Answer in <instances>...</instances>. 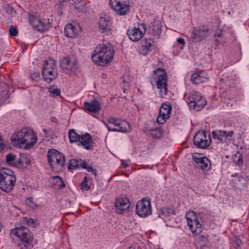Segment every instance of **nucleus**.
I'll return each instance as SVG.
<instances>
[{
    "label": "nucleus",
    "instance_id": "obj_1",
    "mask_svg": "<svg viewBox=\"0 0 249 249\" xmlns=\"http://www.w3.org/2000/svg\"><path fill=\"white\" fill-rule=\"evenodd\" d=\"M37 136L29 128H23L14 134L11 138L12 144L17 147L29 149L36 143Z\"/></svg>",
    "mask_w": 249,
    "mask_h": 249
},
{
    "label": "nucleus",
    "instance_id": "obj_2",
    "mask_svg": "<svg viewBox=\"0 0 249 249\" xmlns=\"http://www.w3.org/2000/svg\"><path fill=\"white\" fill-rule=\"evenodd\" d=\"M114 51L113 46L109 43L99 45L92 55L93 61L100 66H104L112 61Z\"/></svg>",
    "mask_w": 249,
    "mask_h": 249
},
{
    "label": "nucleus",
    "instance_id": "obj_3",
    "mask_svg": "<svg viewBox=\"0 0 249 249\" xmlns=\"http://www.w3.org/2000/svg\"><path fill=\"white\" fill-rule=\"evenodd\" d=\"M16 182L14 173L8 169L0 170V189L5 193H9L13 189Z\"/></svg>",
    "mask_w": 249,
    "mask_h": 249
},
{
    "label": "nucleus",
    "instance_id": "obj_4",
    "mask_svg": "<svg viewBox=\"0 0 249 249\" xmlns=\"http://www.w3.org/2000/svg\"><path fill=\"white\" fill-rule=\"evenodd\" d=\"M48 162L53 171H61L65 168V159L64 155L55 149L48 152Z\"/></svg>",
    "mask_w": 249,
    "mask_h": 249
},
{
    "label": "nucleus",
    "instance_id": "obj_5",
    "mask_svg": "<svg viewBox=\"0 0 249 249\" xmlns=\"http://www.w3.org/2000/svg\"><path fill=\"white\" fill-rule=\"evenodd\" d=\"M187 102L190 107L196 111L201 110L207 103L205 98L196 91H193L188 93Z\"/></svg>",
    "mask_w": 249,
    "mask_h": 249
},
{
    "label": "nucleus",
    "instance_id": "obj_6",
    "mask_svg": "<svg viewBox=\"0 0 249 249\" xmlns=\"http://www.w3.org/2000/svg\"><path fill=\"white\" fill-rule=\"evenodd\" d=\"M153 77L155 79L157 88L160 89L161 96L164 97L167 92V76L165 71L161 68L156 69L153 71Z\"/></svg>",
    "mask_w": 249,
    "mask_h": 249
},
{
    "label": "nucleus",
    "instance_id": "obj_7",
    "mask_svg": "<svg viewBox=\"0 0 249 249\" xmlns=\"http://www.w3.org/2000/svg\"><path fill=\"white\" fill-rule=\"evenodd\" d=\"M109 4L117 15L124 16L129 11L130 0H109Z\"/></svg>",
    "mask_w": 249,
    "mask_h": 249
},
{
    "label": "nucleus",
    "instance_id": "obj_8",
    "mask_svg": "<svg viewBox=\"0 0 249 249\" xmlns=\"http://www.w3.org/2000/svg\"><path fill=\"white\" fill-rule=\"evenodd\" d=\"M54 60L50 59L44 64L42 74L45 81L50 83L55 80L57 76V71L55 67Z\"/></svg>",
    "mask_w": 249,
    "mask_h": 249
},
{
    "label": "nucleus",
    "instance_id": "obj_9",
    "mask_svg": "<svg viewBox=\"0 0 249 249\" xmlns=\"http://www.w3.org/2000/svg\"><path fill=\"white\" fill-rule=\"evenodd\" d=\"M77 59L74 55H71L62 59L60 66L65 73L75 72L78 69Z\"/></svg>",
    "mask_w": 249,
    "mask_h": 249
},
{
    "label": "nucleus",
    "instance_id": "obj_10",
    "mask_svg": "<svg viewBox=\"0 0 249 249\" xmlns=\"http://www.w3.org/2000/svg\"><path fill=\"white\" fill-rule=\"evenodd\" d=\"M136 212L141 217H146L152 213L150 199L143 198L136 205Z\"/></svg>",
    "mask_w": 249,
    "mask_h": 249
},
{
    "label": "nucleus",
    "instance_id": "obj_11",
    "mask_svg": "<svg viewBox=\"0 0 249 249\" xmlns=\"http://www.w3.org/2000/svg\"><path fill=\"white\" fill-rule=\"evenodd\" d=\"M11 234L18 236L23 242L29 243L32 240V233L24 226L17 227L12 229Z\"/></svg>",
    "mask_w": 249,
    "mask_h": 249
},
{
    "label": "nucleus",
    "instance_id": "obj_12",
    "mask_svg": "<svg viewBox=\"0 0 249 249\" xmlns=\"http://www.w3.org/2000/svg\"><path fill=\"white\" fill-rule=\"evenodd\" d=\"M193 142L195 146L199 148L208 147L211 142L209 137H207L205 131H198L195 135Z\"/></svg>",
    "mask_w": 249,
    "mask_h": 249
},
{
    "label": "nucleus",
    "instance_id": "obj_13",
    "mask_svg": "<svg viewBox=\"0 0 249 249\" xmlns=\"http://www.w3.org/2000/svg\"><path fill=\"white\" fill-rule=\"evenodd\" d=\"M193 160L195 164L204 172L208 171L211 167L210 160L202 154L195 153L193 155Z\"/></svg>",
    "mask_w": 249,
    "mask_h": 249
},
{
    "label": "nucleus",
    "instance_id": "obj_14",
    "mask_svg": "<svg viewBox=\"0 0 249 249\" xmlns=\"http://www.w3.org/2000/svg\"><path fill=\"white\" fill-rule=\"evenodd\" d=\"M115 205L116 212L123 214L127 212L130 207V203L126 197H119L116 199Z\"/></svg>",
    "mask_w": 249,
    "mask_h": 249
},
{
    "label": "nucleus",
    "instance_id": "obj_15",
    "mask_svg": "<svg viewBox=\"0 0 249 249\" xmlns=\"http://www.w3.org/2000/svg\"><path fill=\"white\" fill-rule=\"evenodd\" d=\"M69 169L72 170L76 168H85L89 172H91L92 174L96 176V172L95 169H93L90 166H87L85 160L80 159L79 160L77 159H72L70 161V164L69 166Z\"/></svg>",
    "mask_w": 249,
    "mask_h": 249
},
{
    "label": "nucleus",
    "instance_id": "obj_16",
    "mask_svg": "<svg viewBox=\"0 0 249 249\" xmlns=\"http://www.w3.org/2000/svg\"><path fill=\"white\" fill-rule=\"evenodd\" d=\"M233 134L232 131L227 132L224 130H216L212 132L213 139L217 143L225 142L228 137H232Z\"/></svg>",
    "mask_w": 249,
    "mask_h": 249
},
{
    "label": "nucleus",
    "instance_id": "obj_17",
    "mask_svg": "<svg viewBox=\"0 0 249 249\" xmlns=\"http://www.w3.org/2000/svg\"><path fill=\"white\" fill-rule=\"evenodd\" d=\"M108 131L126 132L130 131V124L127 122L120 120L118 125L115 128H111L110 126L106 124Z\"/></svg>",
    "mask_w": 249,
    "mask_h": 249
},
{
    "label": "nucleus",
    "instance_id": "obj_18",
    "mask_svg": "<svg viewBox=\"0 0 249 249\" xmlns=\"http://www.w3.org/2000/svg\"><path fill=\"white\" fill-rule=\"evenodd\" d=\"M78 142H80L81 145L83 146L86 150H90L93 147V142L91 137L88 133L81 135Z\"/></svg>",
    "mask_w": 249,
    "mask_h": 249
},
{
    "label": "nucleus",
    "instance_id": "obj_19",
    "mask_svg": "<svg viewBox=\"0 0 249 249\" xmlns=\"http://www.w3.org/2000/svg\"><path fill=\"white\" fill-rule=\"evenodd\" d=\"M193 38L196 41H201L205 39L208 36V30L204 28L195 29L193 31Z\"/></svg>",
    "mask_w": 249,
    "mask_h": 249
},
{
    "label": "nucleus",
    "instance_id": "obj_20",
    "mask_svg": "<svg viewBox=\"0 0 249 249\" xmlns=\"http://www.w3.org/2000/svg\"><path fill=\"white\" fill-rule=\"evenodd\" d=\"M110 17L105 15L100 18L99 20V26L103 33H107V34L110 33Z\"/></svg>",
    "mask_w": 249,
    "mask_h": 249
},
{
    "label": "nucleus",
    "instance_id": "obj_21",
    "mask_svg": "<svg viewBox=\"0 0 249 249\" xmlns=\"http://www.w3.org/2000/svg\"><path fill=\"white\" fill-rule=\"evenodd\" d=\"M154 43V41L151 39L144 40L142 43L141 47L140 48V53L143 55H146L149 51H151Z\"/></svg>",
    "mask_w": 249,
    "mask_h": 249
},
{
    "label": "nucleus",
    "instance_id": "obj_22",
    "mask_svg": "<svg viewBox=\"0 0 249 249\" xmlns=\"http://www.w3.org/2000/svg\"><path fill=\"white\" fill-rule=\"evenodd\" d=\"M127 34L129 38L133 41H139L143 35V33L137 28L128 30Z\"/></svg>",
    "mask_w": 249,
    "mask_h": 249
},
{
    "label": "nucleus",
    "instance_id": "obj_23",
    "mask_svg": "<svg viewBox=\"0 0 249 249\" xmlns=\"http://www.w3.org/2000/svg\"><path fill=\"white\" fill-rule=\"evenodd\" d=\"M84 105L88 110L93 113L97 112L101 109L99 103L96 100L90 102H86L84 103Z\"/></svg>",
    "mask_w": 249,
    "mask_h": 249
},
{
    "label": "nucleus",
    "instance_id": "obj_24",
    "mask_svg": "<svg viewBox=\"0 0 249 249\" xmlns=\"http://www.w3.org/2000/svg\"><path fill=\"white\" fill-rule=\"evenodd\" d=\"M65 34L68 37L74 38L77 35V30L72 24H68L65 26Z\"/></svg>",
    "mask_w": 249,
    "mask_h": 249
},
{
    "label": "nucleus",
    "instance_id": "obj_25",
    "mask_svg": "<svg viewBox=\"0 0 249 249\" xmlns=\"http://www.w3.org/2000/svg\"><path fill=\"white\" fill-rule=\"evenodd\" d=\"M192 233L199 234L202 231L201 225L196 219L188 224Z\"/></svg>",
    "mask_w": 249,
    "mask_h": 249
},
{
    "label": "nucleus",
    "instance_id": "obj_26",
    "mask_svg": "<svg viewBox=\"0 0 249 249\" xmlns=\"http://www.w3.org/2000/svg\"><path fill=\"white\" fill-rule=\"evenodd\" d=\"M51 181L54 185L57 187L63 188L65 186V183L59 176L52 177L51 178Z\"/></svg>",
    "mask_w": 249,
    "mask_h": 249
},
{
    "label": "nucleus",
    "instance_id": "obj_27",
    "mask_svg": "<svg viewBox=\"0 0 249 249\" xmlns=\"http://www.w3.org/2000/svg\"><path fill=\"white\" fill-rule=\"evenodd\" d=\"M170 114L165 112H159V114L157 118V123L161 124H164L166 120L170 118Z\"/></svg>",
    "mask_w": 249,
    "mask_h": 249
},
{
    "label": "nucleus",
    "instance_id": "obj_28",
    "mask_svg": "<svg viewBox=\"0 0 249 249\" xmlns=\"http://www.w3.org/2000/svg\"><path fill=\"white\" fill-rule=\"evenodd\" d=\"M69 139L71 142H78L81 135H78L74 129H71L69 132Z\"/></svg>",
    "mask_w": 249,
    "mask_h": 249
},
{
    "label": "nucleus",
    "instance_id": "obj_29",
    "mask_svg": "<svg viewBox=\"0 0 249 249\" xmlns=\"http://www.w3.org/2000/svg\"><path fill=\"white\" fill-rule=\"evenodd\" d=\"M172 106L169 103H164L160 107L159 112L171 114Z\"/></svg>",
    "mask_w": 249,
    "mask_h": 249
},
{
    "label": "nucleus",
    "instance_id": "obj_30",
    "mask_svg": "<svg viewBox=\"0 0 249 249\" xmlns=\"http://www.w3.org/2000/svg\"><path fill=\"white\" fill-rule=\"evenodd\" d=\"M29 18L30 22L33 27L38 30L41 22V21H40V18H35L33 16H30Z\"/></svg>",
    "mask_w": 249,
    "mask_h": 249
},
{
    "label": "nucleus",
    "instance_id": "obj_31",
    "mask_svg": "<svg viewBox=\"0 0 249 249\" xmlns=\"http://www.w3.org/2000/svg\"><path fill=\"white\" fill-rule=\"evenodd\" d=\"M186 217L188 224L197 219L196 214L193 211H188L186 214Z\"/></svg>",
    "mask_w": 249,
    "mask_h": 249
},
{
    "label": "nucleus",
    "instance_id": "obj_32",
    "mask_svg": "<svg viewBox=\"0 0 249 249\" xmlns=\"http://www.w3.org/2000/svg\"><path fill=\"white\" fill-rule=\"evenodd\" d=\"M41 21L38 31L44 30L50 26V22L49 19H40Z\"/></svg>",
    "mask_w": 249,
    "mask_h": 249
},
{
    "label": "nucleus",
    "instance_id": "obj_33",
    "mask_svg": "<svg viewBox=\"0 0 249 249\" xmlns=\"http://www.w3.org/2000/svg\"><path fill=\"white\" fill-rule=\"evenodd\" d=\"M16 156L12 154H8L6 156V161L9 164H15V161L16 160Z\"/></svg>",
    "mask_w": 249,
    "mask_h": 249
},
{
    "label": "nucleus",
    "instance_id": "obj_34",
    "mask_svg": "<svg viewBox=\"0 0 249 249\" xmlns=\"http://www.w3.org/2000/svg\"><path fill=\"white\" fill-rule=\"evenodd\" d=\"M201 77L197 73H194L192 75L191 81L193 83L198 84L201 82Z\"/></svg>",
    "mask_w": 249,
    "mask_h": 249
},
{
    "label": "nucleus",
    "instance_id": "obj_35",
    "mask_svg": "<svg viewBox=\"0 0 249 249\" xmlns=\"http://www.w3.org/2000/svg\"><path fill=\"white\" fill-rule=\"evenodd\" d=\"M26 203L31 208L36 209L38 205H37L34 201L33 197L28 198L26 200Z\"/></svg>",
    "mask_w": 249,
    "mask_h": 249
},
{
    "label": "nucleus",
    "instance_id": "obj_36",
    "mask_svg": "<svg viewBox=\"0 0 249 249\" xmlns=\"http://www.w3.org/2000/svg\"><path fill=\"white\" fill-rule=\"evenodd\" d=\"M60 89H50V96L51 97H56L58 96L60 93Z\"/></svg>",
    "mask_w": 249,
    "mask_h": 249
},
{
    "label": "nucleus",
    "instance_id": "obj_37",
    "mask_svg": "<svg viewBox=\"0 0 249 249\" xmlns=\"http://www.w3.org/2000/svg\"><path fill=\"white\" fill-rule=\"evenodd\" d=\"M119 122H120L119 120L114 118H110L107 120V123L108 124H111L116 127L118 125Z\"/></svg>",
    "mask_w": 249,
    "mask_h": 249
},
{
    "label": "nucleus",
    "instance_id": "obj_38",
    "mask_svg": "<svg viewBox=\"0 0 249 249\" xmlns=\"http://www.w3.org/2000/svg\"><path fill=\"white\" fill-rule=\"evenodd\" d=\"M87 177H85L84 180L81 183V188L83 190H88L90 189V187L87 184Z\"/></svg>",
    "mask_w": 249,
    "mask_h": 249
},
{
    "label": "nucleus",
    "instance_id": "obj_39",
    "mask_svg": "<svg viewBox=\"0 0 249 249\" xmlns=\"http://www.w3.org/2000/svg\"><path fill=\"white\" fill-rule=\"evenodd\" d=\"M162 212L164 214L169 215L174 213V211L172 208H165L162 209Z\"/></svg>",
    "mask_w": 249,
    "mask_h": 249
},
{
    "label": "nucleus",
    "instance_id": "obj_40",
    "mask_svg": "<svg viewBox=\"0 0 249 249\" xmlns=\"http://www.w3.org/2000/svg\"><path fill=\"white\" fill-rule=\"evenodd\" d=\"M161 132L159 129H155L154 132L151 133V135L153 137L160 138L161 136Z\"/></svg>",
    "mask_w": 249,
    "mask_h": 249
},
{
    "label": "nucleus",
    "instance_id": "obj_41",
    "mask_svg": "<svg viewBox=\"0 0 249 249\" xmlns=\"http://www.w3.org/2000/svg\"><path fill=\"white\" fill-rule=\"evenodd\" d=\"M18 31L13 26H11L9 29V34L11 36H14L17 35Z\"/></svg>",
    "mask_w": 249,
    "mask_h": 249
},
{
    "label": "nucleus",
    "instance_id": "obj_42",
    "mask_svg": "<svg viewBox=\"0 0 249 249\" xmlns=\"http://www.w3.org/2000/svg\"><path fill=\"white\" fill-rule=\"evenodd\" d=\"M222 36V32L221 30L218 31L214 35L215 41L217 42L219 44L220 42V40H218L216 37H220Z\"/></svg>",
    "mask_w": 249,
    "mask_h": 249
},
{
    "label": "nucleus",
    "instance_id": "obj_43",
    "mask_svg": "<svg viewBox=\"0 0 249 249\" xmlns=\"http://www.w3.org/2000/svg\"><path fill=\"white\" fill-rule=\"evenodd\" d=\"M23 222L27 224H34V220L31 218H28V217H24L22 219Z\"/></svg>",
    "mask_w": 249,
    "mask_h": 249
},
{
    "label": "nucleus",
    "instance_id": "obj_44",
    "mask_svg": "<svg viewBox=\"0 0 249 249\" xmlns=\"http://www.w3.org/2000/svg\"><path fill=\"white\" fill-rule=\"evenodd\" d=\"M31 77L33 80L37 81L38 80L40 77V74L37 72H34V73H32Z\"/></svg>",
    "mask_w": 249,
    "mask_h": 249
},
{
    "label": "nucleus",
    "instance_id": "obj_45",
    "mask_svg": "<svg viewBox=\"0 0 249 249\" xmlns=\"http://www.w3.org/2000/svg\"><path fill=\"white\" fill-rule=\"evenodd\" d=\"M28 243H29L23 242L21 240V243L18 245V246L20 249H26L28 247L27 244Z\"/></svg>",
    "mask_w": 249,
    "mask_h": 249
},
{
    "label": "nucleus",
    "instance_id": "obj_46",
    "mask_svg": "<svg viewBox=\"0 0 249 249\" xmlns=\"http://www.w3.org/2000/svg\"><path fill=\"white\" fill-rule=\"evenodd\" d=\"M177 41L179 44L183 45V46L180 47V49H182L184 48L185 44L184 40L182 38H178L177 39Z\"/></svg>",
    "mask_w": 249,
    "mask_h": 249
},
{
    "label": "nucleus",
    "instance_id": "obj_47",
    "mask_svg": "<svg viewBox=\"0 0 249 249\" xmlns=\"http://www.w3.org/2000/svg\"><path fill=\"white\" fill-rule=\"evenodd\" d=\"M4 148V145L3 143L1 137L0 136V151H1Z\"/></svg>",
    "mask_w": 249,
    "mask_h": 249
},
{
    "label": "nucleus",
    "instance_id": "obj_48",
    "mask_svg": "<svg viewBox=\"0 0 249 249\" xmlns=\"http://www.w3.org/2000/svg\"><path fill=\"white\" fill-rule=\"evenodd\" d=\"M65 209L66 208H68V209H71V201H67L66 203H65Z\"/></svg>",
    "mask_w": 249,
    "mask_h": 249
},
{
    "label": "nucleus",
    "instance_id": "obj_49",
    "mask_svg": "<svg viewBox=\"0 0 249 249\" xmlns=\"http://www.w3.org/2000/svg\"><path fill=\"white\" fill-rule=\"evenodd\" d=\"M234 161L235 162L238 163V164H240L243 162V159H242L241 155H240V157H239L238 160L236 161H235V160H234Z\"/></svg>",
    "mask_w": 249,
    "mask_h": 249
},
{
    "label": "nucleus",
    "instance_id": "obj_50",
    "mask_svg": "<svg viewBox=\"0 0 249 249\" xmlns=\"http://www.w3.org/2000/svg\"><path fill=\"white\" fill-rule=\"evenodd\" d=\"M23 162V161L22 159H19L18 160V162L17 163H15V165H17V164H18L19 165H21L22 163Z\"/></svg>",
    "mask_w": 249,
    "mask_h": 249
},
{
    "label": "nucleus",
    "instance_id": "obj_51",
    "mask_svg": "<svg viewBox=\"0 0 249 249\" xmlns=\"http://www.w3.org/2000/svg\"><path fill=\"white\" fill-rule=\"evenodd\" d=\"M241 242L239 240H236L235 241V245L236 246V247L239 248Z\"/></svg>",
    "mask_w": 249,
    "mask_h": 249
},
{
    "label": "nucleus",
    "instance_id": "obj_52",
    "mask_svg": "<svg viewBox=\"0 0 249 249\" xmlns=\"http://www.w3.org/2000/svg\"><path fill=\"white\" fill-rule=\"evenodd\" d=\"M26 163L27 164H30L31 163V160L30 159H27V160H26Z\"/></svg>",
    "mask_w": 249,
    "mask_h": 249
},
{
    "label": "nucleus",
    "instance_id": "obj_53",
    "mask_svg": "<svg viewBox=\"0 0 249 249\" xmlns=\"http://www.w3.org/2000/svg\"><path fill=\"white\" fill-rule=\"evenodd\" d=\"M122 166L124 167H126L128 166V164L127 163H124V164H122Z\"/></svg>",
    "mask_w": 249,
    "mask_h": 249
},
{
    "label": "nucleus",
    "instance_id": "obj_54",
    "mask_svg": "<svg viewBox=\"0 0 249 249\" xmlns=\"http://www.w3.org/2000/svg\"><path fill=\"white\" fill-rule=\"evenodd\" d=\"M141 26L144 29V32H145V26L144 24H142Z\"/></svg>",
    "mask_w": 249,
    "mask_h": 249
},
{
    "label": "nucleus",
    "instance_id": "obj_55",
    "mask_svg": "<svg viewBox=\"0 0 249 249\" xmlns=\"http://www.w3.org/2000/svg\"><path fill=\"white\" fill-rule=\"evenodd\" d=\"M27 157L26 156H23V159H27Z\"/></svg>",
    "mask_w": 249,
    "mask_h": 249
},
{
    "label": "nucleus",
    "instance_id": "obj_56",
    "mask_svg": "<svg viewBox=\"0 0 249 249\" xmlns=\"http://www.w3.org/2000/svg\"><path fill=\"white\" fill-rule=\"evenodd\" d=\"M44 132H46V130L45 129L44 130Z\"/></svg>",
    "mask_w": 249,
    "mask_h": 249
}]
</instances>
